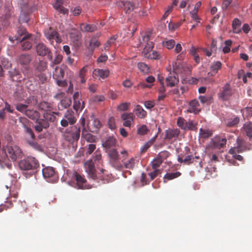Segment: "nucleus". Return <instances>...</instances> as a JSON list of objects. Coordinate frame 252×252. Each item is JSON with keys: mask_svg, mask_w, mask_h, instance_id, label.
<instances>
[{"mask_svg": "<svg viewBox=\"0 0 252 252\" xmlns=\"http://www.w3.org/2000/svg\"><path fill=\"white\" fill-rule=\"evenodd\" d=\"M80 128L76 126L67 128L64 134V139L71 144L76 143L80 138Z\"/></svg>", "mask_w": 252, "mask_h": 252, "instance_id": "obj_1", "label": "nucleus"}, {"mask_svg": "<svg viewBox=\"0 0 252 252\" xmlns=\"http://www.w3.org/2000/svg\"><path fill=\"white\" fill-rule=\"evenodd\" d=\"M39 166L38 160L34 157H30L21 160L19 163V168L23 170L36 169Z\"/></svg>", "mask_w": 252, "mask_h": 252, "instance_id": "obj_2", "label": "nucleus"}, {"mask_svg": "<svg viewBox=\"0 0 252 252\" xmlns=\"http://www.w3.org/2000/svg\"><path fill=\"white\" fill-rule=\"evenodd\" d=\"M85 167L89 176L93 180H95L99 179L102 181H104V175H100L99 173L96 174L94 162L93 159H90L86 161L85 163ZM103 183H105V182H103Z\"/></svg>", "mask_w": 252, "mask_h": 252, "instance_id": "obj_3", "label": "nucleus"}, {"mask_svg": "<svg viewBox=\"0 0 252 252\" xmlns=\"http://www.w3.org/2000/svg\"><path fill=\"white\" fill-rule=\"evenodd\" d=\"M227 140L225 138H221L219 136H216L212 139L210 143L207 147L208 152H212L215 149H220L225 147Z\"/></svg>", "mask_w": 252, "mask_h": 252, "instance_id": "obj_4", "label": "nucleus"}, {"mask_svg": "<svg viewBox=\"0 0 252 252\" xmlns=\"http://www.w3.org/2000/svg\"><path fill=\"white\" fill-rule=\"evenodd\" d=\"M3 150L6 156L10 158L13 161H15L21 154L20 148L16 145L6 146L4 147Z\"/></svg>", "mask_w": 252, "mask_h": 252, "instance_id": "obj_5", "label": "nucleus"}, {"mask_svg": "<svg viewBox=\"0 0 252 252\" xmlns=\"http://www.w3.org/2000/svg\"><path fill=\"white\" fill-rule=\"evenodd\" d=\"M32 60L31 56L28 54H22L18 58L17 62L21 65L23 66L22 71L25 74H28L29 72V65Z\"/></svg>", "mask_w": 252, "mask_h": 252, "instance_id": "obj_6", "label": "nucleus"}, {"mask_svg": "<svg viewBox=\"0 0 252 252\" xmlns=\"http://www.w3.org/2000/svg\"><path fill=\"white\" fill-rule=\"evenodd\" d=\"M237 146L231 148L229 150V153L233 154L234 153H239L244 152L246 150H249L251 149V145H248L247 143L242 139L238 138L237 140Z\"/></svg>", "mask_w": 252, "mask_h": 252, "instance_id": "obj_7", "label": "nucleus"}, {"mask_svg": "<svg viewBox=\"0 0 252 252\" xmlns=\"http://www.w3.org/2000/svg\"><path fill=\"white\" fill-rule=\"evenodd\" d=\"M151 34L150 33H146L145 35L142 36L143 42L146 43V44L143 49L142 54L143 56L147 58L148 56L150 55V52L154 48V43L152 41H150Z\"/></svg>", "mask_w": 252, "mask_h": 252, "instance_id": "obj_8", "label": "nucleus"}, {"mask_svg": "<svg viewBox=\"0 0 252 252\" xmlns=\"http://www.w3.org/2000/svg\"><path fill=\"white\" fill-rule=\"evenodd\" d=\"M64 118L61 121V125L63 127L67 126L69 124L72 125L76 122L74 113L72 110H67L64 114Z\"/></svg>", "mask_w": 252, "mask_h": 252, "instance_id": "obj_9", "label": "nucleus"}, {"mask_svg": "<svg viewBox=\"0 0 252 252\" xmlns=\"http://www.w3.org/2000/svg\"><path fill=\"white\" fill-rule=\"evenodd\" d=\"M37 54L39 56H47L48 59L50 61L53 60L52 53L50 49L43 43H39L36 46Z\"/></svg>", "mask_w": 252, "mask_h": 252, "instance_id": "obj_10", "label": "nucleus"}, {"mask_svg": "<svg viewBox=\"0 0 252 252\" xmlns=\"http://www.w3.org/2000/svg\"><path fill=\"white\" fill-rule=\"evenodd\" d=\"M32 37V34H28L23 37L22 39L19 41L21 43L22 50H29L32 48L33 41Z\"/></svg>", "mask_w": 252, "mask_h": 252, "instance_id": "obj_11", "label": "nucleus"}, {"mask_svg": "<svg viewBox=\"0 0 252 252\" xmlns=\"http://www.w3.org/2000/svg\"><path fill=\"white\" fill-rule=\"evenodd\" d=\"M72 178L76 182V186L79 189H86V180L83 176L81 175L77 172H74L72 174Z\"/></svg>", "mask_w": 252, "mask_h": 252, "instance_id": "obj_12", "label": "nucleus"}, {"mask_svg": "<svg viewBox=\"0 0 252 252\" xmlns=\"http://www.w3.org/2000/svg\"><path fill=\"white\" fill-rule=\"evenodd\" d=\"M233 91L228 84H226L219 94V96L223 100H227L233 94Z\"/></svg>", "mask_w": 252, "mask_h": 252, "instance_id": "obj_13", "label": "nucleus"}, {"mask_svg": "<svg viewBox=\"0 0 252 252\" xmlns=\"http://www.w3.org/2000/svg\"><path fill=\"white\" fill-rule=\"evenodd\" d=\"M29 34L26 28L23 27H20L17 31L16 34L13 36H9V40L12 43L14 41H20L22 37Z\"/></svg>", "mask_w": 252, "mask_h": 252, "instance_id": "obj_14", "label": "nucleus"}, {"mask_svg": "<svg viewBox=\"0 0 252 252\" xmlns=\"http://www.w3.org/2000/svg\"><path fill=\"white\" fill-rule=\"evenodd\" d=\"M134 118L135 116L132 113H124L121 115V119L124 122L123 126L126 127H131Z\"/></svg>", "mask_w": 252, "mask_h": 252, "instance_id": "obj_15", "label": "nucleus"}, {"mask_svg": "<svg viewBox=\"0 0 252 252\" xmlns=\"http://www.w3.org/2000/svg\"><path fill=\"white\" fill-rule=\"evenodd\" d=\"M166 86L167 87H172L179 82L178 74L173 71L170 72L169 75L166 78Z\"/></svg>", "mask_w": 252, "mask_h": 252, "instance_id": "obj_16", "label": "nucleus"}, {"mask_svg": "<svg viewBox=\"0 0 252 252\" xmlns=\"http://www.w3.org/2000/svg\"><path fill=\"white\" fill-rule=\"evenodd\" d=\"M135 164V159L133 158H130L127 161L124 162V164H119L115 165L114 168L118 170H122L125 168L132 169Z\"/></svg>", "mask_w": 252, "mask_h": 252, "instance_id": "obj_17", "label": "nucleus"}, {"mask_svg": "<svg viewBox=\"0 0 252 252\" xmlns=\"http://www.w3.org/2000/svg\"><path fill=\"white\" fill-rule=\"evenodd\" d=\"M45 35L46 38L49 40L54 39L57 43H61L62 41L59 33L56 31L51 29L45 32Z\"/></svg>", "mask_w": 252, "mask_h": 252, "instance_id": "obj_18", "label": "nucleus"}, {"mask_svg": "<svg viewBox=\"0 0 252 252\" xmlns=\"http://www.w3.org/2000/svg\"><path fill=\"white\" fill-rule=\"evenodd\" d=\"M119 6L124 9L126 13H129L135 8L134 4L129 1H122L119 3Z\"/></svg>", "mask_w": 252, "mask_h": 252, "instance_id": "obj_19", "label": "nucleus"}, {"mask_svg": "<svg viewBox=\"0 0 252 252\" xmlns=\"http://www.w3.org/2000/svg\"><path fill=\"white\" fill-rule=\"evenodd\" d=\"M63 1L64 0H56L53 5V7L59 13L65 15L68 14V10L63 6Z\"/></svg>", "mask_w": 252, "mask_h": 252, "instance_id": "obj_20", "label": "nucleus"}, {"mask_svg": "<svg viewBox=\"0 0 252 252\" xmlns=\"http://www.w3.org/2000/svg\"><path fill=\"white\" fill-rule=\"evenodd\" d=\"M36 125L34 126V129L38 132H41L43 128L46 129L49 127V124L44 119L36 120Z\"/></svg>", "mask_w": 252, "mask_h": 252, "instance_id": "obj_21", "label": "nucleus"}, {"mask_svg": "<svg viewBox=\"0 0 252 252\" xmlns=\"http://www.w3.org/2000/svg\"><path fill=\"white\" fill-rule=\"evenodd\" d=\"M180 133L178 129H168L166 130L165 139L172 140L176 139Z\"/></svg>", "mask_w": 252, "mask_h": 252, "instance_id": "obj_22", "label": "nucleus"}, {"mask_svg": "<svg viewBox=\"0 0 252 252\" xmlns=\"http://www.w3.org/2000/svg\"><path fill=\"white\" fill-rule=\"evenodd\" d=\"M189 107L187 110L189 113H193L195 114H198L200 110L198 108L199 102L196 99L192 100L189 104Z\"/></svg>", "mask_w": 252, "mask_h": 252, "instance_id": "obj_23", "label": "nucleus"}, {"mask_svg": "<svg viewBox=\"0 0 252 252\" xmlns=\"http://www.w3.org/2000/svg\"><path fill=\"white\" fill-rule=\"evenodd\" d=\"M64 68L63 65L56 67L53 73V77L55 80L62 79L63 78L64 75Z\"/></svg>", "mask_w": 252, "mask_h": 252, "instance_id": "obj_24", "label": "nucleus"}, {"mask_svg": "<svg viewBox=\"0 0 252 252\" xmlns=\"http://www.w3.org/2000/svg\"><path fill=\"white\" fill-rule=\"evenodd\" d=\"M100 43L95 37H93L90 41L89 44L87 46L88 49L91 52L90 55L92 56L96 47H98Z\"/></svg>", "mask_w": 252, "mask_h": 252, "instance_id": "obj_25", "label": "nucleus"}, {"mask_svg": "<svg viewBox=\"0 0 252 252\" xmlns=\"http://www.w3.org/2000/svg\"><path fill=\"white\" fill-rule=\"evenodd\" d=\"M109 158H110V162H111L113 166L114 167L115 165H119L117 161L119 159V154L117 151L115 149H112L109 151L108 153Z\"/></svg>", "mask_w": 252, "mask_h": 252, "instance_id": "obj_26", "label": "nucleus"}, {"mask_svg": "<svg viewBox=\"0 0 252 252\" xmlns=\"http://www.w3.org/2000/svg\"><path fill=\"white\" fill-rule=\"evenodd\" d=\"M93 75L96 77H99L102 79H105L107 77L109 74V71L105 69H95L93 71Z\"/></svg>", "mask_w": 252, "mask_h": 252, "instance_id": "obj_27", "label": "nucleus"}, {"mask_svg": "<svg viewBox=\"0 0 252 252\" xmlns=\"http://www.w3.org/2000/svg\"><path fill=\"white\" fill-rule=\"evenodd\" d=\"M25 115L33 120H37L40 117L39 113L37 111L33 109H28Z\"/></svg>", "mask_w": 252, "mask_h": 252, "instance_id": "obj_28", "label": "nucleus"}, {"mask_svg": "<svg viewBox=\"0 0 252 252\" xmlns=\"http://www.w3.org/2000/svg\"><path fill=\"white\" fill-rule=\"evenodd\" d=\"M71 104V100L70 98L65 97L61 101L58 107L59 110H62L69 107Z\"/></svg>", "mask_w": 252, "mask_h": 252, "instance_id": "obj_29", "label": "nucleus"}, {"mask_svg": "<svg viewBox=\"0 0 252 252\" xmlns=\"http://www.w3.org/2000/svg\"><path fill=\"white\" fill-rule=\"evenodd\" d=\"M60 114V113L55 112H53L52 113H46L44 114V120H46L47 122H54L57 121V117L55 115L59 116Z\"/></svg>", "mask_w": 252, "mask_h": 252, "instance_id": "obj_30", "label": "nucleus"}, {"mask_svg": "<svg viewBox=\"0 0 252 252\" xmlns=\"http://www.w3.org/2000/svg\"><path fill=\"white\" fill-rule=\"evenodd\" d=\"M43 176L45 178L48 179L55 175L54 169L52 167H47L42 170Z\"/></svg>", "mask_w": 252, "mask_h": 252, "instance_id": "obj_31", "label": "nucleus"}, {"mask_svg": "<svg viewBox=\"0 0 252 252\" xmlns=\"http://www.w3.org/2000/svg\"><path fill=\"white\" fill-rule=\"evenodd\" d=\"M80 29L84 32H93L96 29V27L94 25H90L82 23L80 26Z\"/></svg>", "mask_w": 252, "mask_h": 252, "instance_id": "obj_32", "label": "nucleus"}, {"mask_svg": "<svg viewBox=\"0 0 252 252\" xmlns=\"http://www.w3.org/2000/svg\"><path fill=\"white\" fill-rule=\"evenodd\" d=\"M11 17V14L9 11H7L4 15L0 17V21L2 25L4 27H7L9 26L10 22L9 19Z\"/></svg>", "mask_w": 252, "mask_h": 252, "instance_id": "obj_33", "label": "nucleus"}, {"mask_svg": "<svg viewBox=\"0 0 252 252\" xmlns=\"http://www.w3.org/2000/svg\"><path fill=\"white\" fill-rule=\"evenodd\" d=\"M38 107L39 109L46 111H50L52 109V104L45 101L40 102Z\"/></svg>", "mask_w": 252, "mask_h": 252, "instance_id": "obj_34", "label": "nucleus"}, {"mask_svg": "<svg viewBox=\"0 0 252 252\" xmlns=\"http://www.w3.org/2000/svg\"><path fill=\"white\" fill-rule=\"evenodd\" d=\"M47 68V63L43 61H39L35 67L34 73L43 72Z\"/></svg>", "mask_w": 252, "mask_h": 252, "instance_id": "obj_35", "label": "nucleus"}, {"mask_svg": "<svg viewBox=\"0 0 252 252\" xmlns=\"http://www.w3.org/2000/svg\"><path fill=\"white\" fill-rule=\"evenodd\" d=\"M102 145L105 148L109 149L115 146L116 139L113 137L110 136L106 140Z\"/></svg>", "mask_w": 252, "mask_h": 252, "instance_id": "obj_36", "label": "nucleus"}, {"mask_svg": "<svg viewBox=\"0 0 252 252\" xmlns=\"http://www.w3.org/2000/svg\"><path fill=\"white\" fill-rule=\"evenodd\" d=\"M221 63L220 61L214 62L211 66L212 72L208 73V75L210 76L215 75L218 72V71L221 68Z\"/></svg>", "mask_w": 252, "mask_h": 252, "instance_id": "obj_37", "label": "nucleus"}, {"mask_svg": "<svg viewBox=\"0 0 252 252\" xmlns=\"http://www.w3.org/2000/svg\"><path fill=\"white\" fill-rule=\"evenodd\" d=\"M101 126L100 121L97 119H94L91 126L89 125L88 127L90 131L92 132L96 131Z\"/></svg>", "mask_w": 252, "mask_h": 252, "instance_id": "obj_38", "label": "nucleus"}, {"mask_svg": "<svg viewBox=\"0 0 252 252\" xmlns=\"http://www.w3.org/2000/svg\"><path fill=\"white\" fill-rule=\"evenodd\" d=\"M135 112L137 117L140 118H144L147 115V112L140 105H137L135 109Z\"/></svg>", "mask_w": 252, "mask_h": 252, "instance_id": "obj_39", "label": "nucleus"}, {"mask_svg": "<svg viewBox=\"0 0 252 252\" xmlns=\"http://www.w3.org/2000/svg\"><path fill=\"white\" fill-rule=\"evenodd\" d=\"M85 128L84 127L82 132V136L84 137L87 141L89 142H94L95 141L96 137L95 136L92 135L91 133H86L85 134V132H86Z\"/></svg>", "mask_w": 252, "mask_h": 252, "instance_id": "obj_40", "label": "nucleus"}, {"mask_svg": "<svg viewBox=\"0 0 252 252\" xmlns=\"http://www.w3.org/2000/svg\"><path fill=\"white\" fill-rule=\"evenodd\" d=\"M118 38L117 35L112 36L110 39L107 41V42L104 45V49L105 51H108L109 47L113 44H114Z\"/></svg>", "mask_w": 252, "mask_h": 252, "instance_id": "obj_41", "label": "nucleus"}, {"mask_svg": "<svg viewBox=\"0 0 252 252\" xmlns=\"http://www.w3.org/2000/svg\"><path fill=\"white\" fill-rule=\"evenodd\" d=\"M181 175V173L180 172H176L174 173H166L164 177V182H165V180H170L179 177Z\"/></svg>", "mask_w": 252, "mask_h": 252, "instance_id": "obj_42", "label": "nucleus"}, {"mask_svg": "<svg viewBox=\"0 0 252 252\" xmlns=\"http://www.w3.org/2000/svg\"><path fill=\"white\" fill-rule=\"evenodd\" d=\"M243 127L247 135L250 138H252V124L250 123L245 124Z\"/></svg>", "mask_w": 252, "mask_h": 252, "instance_id": "obj_43", "label": "nucleus"}, {"mask_svg": "<svg viewBox=\"0 0 252 252\" xmlns=\"http://www.w3.org/2000/svg\"><path fill=\"white\" fill-rule=\"evenodd\" d=\"M27 143L31 146L32 147L35 149L36 150L41 151L42 147L41 146L37 143L36 142H35L34 140L32 139H27Z\"/></svg>", "mask_w": 252, "mask_h": 252, "instance_id": "obj_44", "label": "nucleus"}, {"mask_svg": "<svg viewBox=\"0 0 252 252\" xmlns=\"http://www.w3.org/2000/svg\"><path fill=\"white\" fill-rule=\"evenodd\" d=\"M0 65L3 67L4 69H8L11 66V63L9 62L7 59L5 57L0 58Z\"/></svg>", "mask_w": 252, "mask_h": 252, "instance_id": "obj_45", "label": "nucleus"}, {"mask_svg": "<svg viewBox=\"0 0 252 252\" xmlns=\"http://www.w3.org/2000/svg\"><path fill=\"white\" fill-rule=\"evenodd\" d=\"M199 135L203 138H207L212 136V132L209 130L201 128L199 129Z\"/></svg>", "mask_w": 252, "mask_h": 252, "instance_id": "obj_46", "label": "nucleus"}, {"mask_svg": "<svg viewBox=\"0 0 252 252\" xmlns=\"http://www.w3.org/2000/svg\"><path fill=\"white\" fill-rule=\"evenodd\" d=\"M16 109L18 111L24 113V114L26 112L27 110L28 109V105L26 104H23L21 103H18L16 105Z\"/></svg>", "mask_w": 252, "mask_h": 252, "instance_id": "obj_47", "label": "nucleus"}, {"mask_svg": "<svg viewBox=\"0 0 252 252\" xmlns=\"http://www.w3.org/2000/svg\"><path fill=\"white\" fill-rule=\"evenodd\" d=\"M149 129L145 125L140 126L137 130V133L139 135H144L147 133Z\"/></svg>", "mask_w": 252, "mask_h": 252, "instance_id": "obj_48", "label": "nucleus"}, {"mask_svg": "<svg viewBox=\"0 0 252 252\" xmlns=\"http://www.w3.org/2000/svg\"><path fill=\"white\" fill-rule=\"evenodd\" d=\"M137 67L143 73L147 74L149 72V66L144 63H139L137 64Z\"/></svg>", "mask_w": 252, "mask_h": 252, "instance_id": "obj_49", "label": "nucleus"}, {"mask_svg": "<svg viewBox=\"0 0 252 252\" xmlns=\"http://www.w3.org/2000/svg\"><path fill=\"white\" fill-rule=\"evenodd\" d=\"M239 118L238 117L232 118L226 122V125L229 127L234 126L239 123Z\"/></svg>", "mask_w": 252, "mask_h": 252, "instance_id": "obj_50", "label": "nucleus"}, {"mask_svg": "<svg viewBox=\"0 0 252 252\" xmlns=\"http://www.w3.org/2000/svg\"><path fill=\"white\" fill-rule=\"evenodd\" d=\"M13 96L17 101H21L24 98V95L22 90H18L14 92Z\"/></svg>", "mask_w": 252, "mask_h": 252, "instance_id": "obj_51", "label": "nucleus"}, {"mask_svg": "<svg viewBox=\"0 0 252 252\" xmlns=\"http://www.w3.org/2000/svg\"><path fill=\"white\" fill-rule=\"evenodd\" d=\"M34 75L36 77L38 78L39 81L41 83H44V82H46L48 80V77L47 76L46 74L43 72L34 73Z\"/></svg>", "mask_w": 252, "mask_h": 252, "instance_id": "obj_52", "label": "nucleus"}, {"mask_svg": "<svg viewBox=\"0 0 252 252\" xmlns=\"http://www.w3.org/2000/svg\"><path fill=\"white\" fill-rule=\"evenodd\" d=\"M163 161L157 156L156 158L152 161V167L154 169H157Z\"/></svg>", "mask_w": 252, "mask_h": 252, "instance_id": "obj_53", "label": "nucleus"}, {"mask_svg": "<svg viewBox=\"0 0 252 252\" xmlns=\"http://www.w3.org/2000/svg\"><path fill=\"white\" fill-rule=\"evenodd\" d=\"M84 102H82V103L80 101V100H78V101L74 100V103H73V108L76 111H78L79 109L82 110L83 108L84 107Z\"/></svg>", "mask_w": 252, "mask_h": 252, "instance_id": "obj_54", "label": "nucleus"}, {"mask_svg": "<svg viewBox=\"0 0 252 252\" xmlns=\"http://www.w3.org/2000/svg\"><path fill=\"white\" fill-rule=\"evenodd\" d=\"M130 104V103L128 102L122 103L117 106V110L120 111L127 110Z\"/></svg>", "mask_w": 252, "mask_h": 252, "instance_id": "obj_55", "label": "nucleus"}, {"mask_svg": "<svg viewBox=\"0 0 252 252\" xmlns=\"http://www.w3.org/2000/svg\"><path fill=\"white\" fill-rule=\"evenodd\" d=\"M169 155L170 153L168 151H164L159 153L157 156L163 161L164 159H166Z\"/></svg>", "mask_w": 252, "mask_h": 252, "instance_id": "obj_56", "label": "nucleus"}, {"mask_svg": "<svg viewBox=\"0 0 252 252\" xmlns=\"http://www.w3.org/2000/svg\"><path fill=\"white\" fill-rule=\"evenodd\" d=\"M24 128V130L25 132L29 135L31 138L32 140H34L35 138L34 134L32 131V130L29 127V126H26Z\"/></svg>", "mask_w": 252, "mask_h": 252, "instance_id": "obj_57", "label": "nucleus"}, {"mask_svg": "<svg viewBox=\"0 0 252 252\" xmlns=\"http://www.w3.org/2000/svg\"><path fill=\"white\" fill-rule=\"evenodd\" d=\"M241 22L238 19H235L233 21L232 27L235 32H239V30H237V27L240 26Z\"/></svg>", "mask_w": 252, "mask_h": 252, "instance_id": "obj_58", "label": "nucleus"}, {"mask_svg": "<svg viewBox=\"0 0 252 252\" xmlns=\"http://www.w3.org/2000/svg\"><path fill=\"white\" fill-rule=\"evenodd\" d=\"M175 45V41L173 39H170L164 43V46L168 49H172Z\"/></svg>", "mask_w": 252, "mask_h": 252, "instance_id": "obj_59", "label": "nucleus"}, {"mask_svg": "<svg viewBox=\"0 0 252 252\" xmlns=\"http://www.w3.org/2000/svg\"><path fill=\"white\" fill-rule=\"evenodd\" d=\"M195 128V126L194 125L193 121H189L186 122V126L184 127V130H194Z\"/></svg>", "mask_w": 252, "mask_h": 252, "instance_id": "obj_60", "label": "nucleus"}, {"mask_svg": "<svg viewBox=\"0 0 252 252\" xmlns=\"http://www.w3.org/2000/svg\"><path fill=\"white\" fill-rule=\"evenodd\" d=\"M186 122L187 121L184 118L179 117L177 120V124L179 127L183 129H184Z\"/></svg>", "mask_w": 252, "mask_h": 252, "instance_id": "obj_61", "label": "nucleus"}, {"mask_svg": "<svg viewBox=\"0 0 252 252\" xmlns=\"http://www.w3.org/2000/svg\"><path fill=\"white\" fill-rule=\"evenodd\" d=\"M26 104L28 105H35L37 103V100L34 96H31L25 100Z\"/></svg>", "mask_w": 252, "mask_h": 252, "instance_id": "obj_62", "label": "nucleus"}, {"mask_svg": "<svg viewBox=\"0 0 252 252\" xmlns=\"http://www.w3.org/2000/svg\"><path fill=\"white\" fill-rule=\"evenodd\" d=\"M108 125L109 127L111 129H114L116 127L115 120L114 117L109 118L108 121Z\"/></svg>", "mask_w": 252, "mask_h": 252, "instance_id": "obj_63", "label": "nucleus"}, {"mask_svg": "<svg viewBox=\"0 0 252 252\" xmlns=\"http://www.w3.org/2000/svg\"><path fill=\"white\" fill-rule=\"evenodd\" d=\"M92 99L94 102L96 103L104 101L105 99V97L104 95H96L93 96Z\"/></svg>", "mask_w": 252, "mask_h": 252, "instance_id": "obj_64", "label": "nucleus"}]
</instances>
